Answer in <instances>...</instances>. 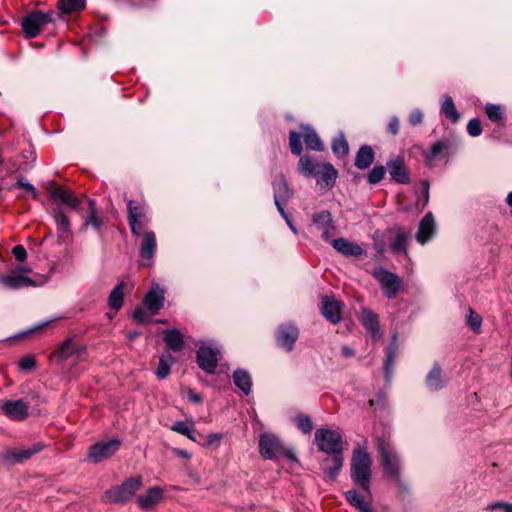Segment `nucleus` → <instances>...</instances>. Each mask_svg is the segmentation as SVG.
<instances>
[{"mask_svg": "<svg viewBox=\"0 0 512 512\" xmlns=\"http://www.w3.org/2000/svg\"><path fill=\"white\" fill-rule=\"evenodd\" d=\"M372 460L365 449H354V484L362 490H354V508L360 512H374L371 505L370 478Z\"/></svg>", "mask_w": 512, "mask_h": 512, "instance_id": "f257e3e1", "label": "nucleus"}, {"mask_svg": "<svg viewBox=\"0 0 512 512\" xmlns=\"http://www.w3.org/2000/svg\"><path fill=\"white\" fill-rule=\"evenodd\" d=\"M377 448L380 455V466L384 476L397 486L403 485L401 471L402 464L400 456L395 450L389 438H379Z\"/></svg>", "mask_w": 512, "mask_h": 512, "instance_id": "f03ea898", "label": "nucleus"}, {"mask_svg": "<svg viewBox=\"0 0 512 512\" xmlns=\"http://www.w3.org/2000/svg\"><path fill=\"white\" fill-rule=\"evenodd\" d=\"M301 132L290 131L289 133V146L292 154L296 156H300L302 153V143L301 139L303 138L304 143L307 149L322 151L324 149L323 144L318 137L317 133L308 126H301Z\"/></svg>", "mask_w": 512, "mask_h": 512, "instance_id": "7ed1b4c3", "label": "nucleus"}, {"mask_svg": "<svg viewBox=\"0 0 512 512\" xmlns=\"http://www.w3.org/2000/svg\"><path fill=\"white\" fill-rule=\"evenodd\" d=\"M141 485L142 479L140 476L131 477L122 485L107 490L104 493V501L109 503H124L135 495Z\"/></svg>", "mask_w": 512, "mask_h": 512, "instance_id": "20e7f679", "label": "nucleus"}, {"mask_svg": "<svg viewBox=\"0 0 512 512\" xmlns=\"http://www.w3.org/2000/svg\"><path fill=\"white\" fill-rule=\"evenodd\" d=\"M56 13L50 10L46 13L33 11L22 19V29L26 38H35L48 24L55 21Z\"/></svg>", "mask_w": 512, "mask_h": 512, "instance_id": "39448f33", "label": "nucleus"}, {"mask_svg": "<svg viewBox=\"0 0 512 512\" xmlns=\"http://www.w3.org/2000/svg\"><path fill=\"white\" fill-rule=\"evenodd\" d=\"M373 276L387 298L394 299L397 296L402 287V280L398 275L379 267L374 269Z\"/></svg>", "mask_w": 512, "mask_h": 512, "instance_id": "423d86ee", "label": "nucleus"}, {"mask_svg": "<svg viewBox=\"0 0 512 512\" xmlns=\"http://www.w3.org/2000/svg\"><path fill=\"white\" fill-rule=\"evenodd\" d=\"M315 442L319 450L328 454L340 453L342 440L338 432L329 429H318L315 432Z\"/></svg>", "mask_w": 512, "mask_h": 512, "instance_id": "0eeeda50", "label": "nucleus"}, {"mask_svg": "<svg viewBox=\"0 0 512 512\" xmlns=\"http://www.w3.org/2000/svg\"><path fill=\"white\" fill-rule=\"evenodd\" d=\"M128 208V224L132 235L140 236L148 223L145 208L142 204L129 200Z\"/></svg>", "mask_w": 512, "mask_h": 512, "instance_id": "6e6552de", "label": "nucleus"}, {"mask_svg": "<svg viewBox=\"0 0 512 512\" xmlns=\"http://www.w3.org/2000/svg\"><path fill=\"white\" fill-rule=\"evenodd\" d=\"M120 446L121 442L118 439L97 442L89 449L88 459L90 462L97 464L114 455Z\"/></svg>", "mask_w": 512, "mask_h": 512, "instance_id": "1a4fd4ad", "label": "nucleus"}, {"mask_svg": "<svg viewBox=\"0 0 512 512\" xmlns=\"http://www.w3.org/2000/svg\"><path fill=\"white\" fill-rule=\"evenodd\" d=\"M259 451L264 459H274L284 454V447L273 434H262L259 437Z\"/></svg>", "mask_w": 512, "mask_h": 512, "instance_id": "9d476101", "label": "nucleus"}, {"mask_svg": "<svg viewBox=\"0 0 512 512\" xmlns=\"http://www.w3.org/2000/svg\"><path fill=\"white\" fill-rule=\"evenodd\" d=\"M312 221L314 228L320 232L324 241L330 242V240L336 235V227L333 224L330 212L321 211L316 213L313 215Z\"/></svg>", "mask_w": 512, "mask_h": 512, "instance_id": "9b49d317", "label": "nucleus"}, {"mask_svg": "<svg viewBox=\"0 0 512 512\" xmlns=\"http://www.w3.org/2000/svg\"><path fill=\"white\" fill-rule=\"evenodd\" d=\"M46 189L53 200L60 201L72 209H80L81 200L70 190L64 189L63 187L56 185L54 182H49Z\"/></svg>", "mask_w": 512, "mask_h": 512, "instance_id": "f8f14e48", "label": "nucleus"}, {"mask_svg": "<svg viewBox=\"0 0 512 512\" xmlns=\"http://www.w3.org/2000/svg\"><path fill=\"white\" fill-rule=\"evenodd\" d=\"M46 189L53 200L60 201L72 209H80L81 200L70 190L64 189L63 187L56 185L54 182H49Z\"/></svg>", "mask_w": 512, "mask_h": 512, "instance_id": "ddd939ff", "label": "nucleus"}, {"mask_svg": "<svg viewBox=\"0 0 512 512\" xmlns=\"http://www.w3.org/2000/svg\"><path fill=\"white\" fill-rule=\"evenodd\" d=\"M46 189L53 200L60 201L72 209H80L81 200L70 190L64 189L63 187L56 185L54 182H49Z\"/></svg>", "mask_w": 512, "mask_h": 512, "instance_id": "4468645a", "label": "nucleus"}, {"mask_svg": "<svg viewBox=\"0 0 512 512\" xmlns=\"http://www.w3.org/2000/svg\"><path fill=\"white\" fill-rule=\"evenodd\" d=\"M46 189L53 200L60 201L72 209H80L81 200L70 190L64 189L63 187L56 185L54 182H49Z\"/></svg>", "mask_w": 512, "mask_h": 512, "instance_id": "2eb2a0df", "label": "nucleus"}, {"mask_svg": "<svg viewBox=\"0 0 512 512\" xmlns=\"http://www.w3.org/2000/svg\"><path fill=\"white\" fill-rule=\"evenodd\" d=\"M86 353V348L75 343L72 339H66L52 354L58 362L66 361L72 357L80 360Z\"/></svg>", "mask_w": 512, "mask_h": 512, "instance_id": "dca6fc26", "label": "nucleus"}, {"mask_svg": "<svg viewBox=\"0 0 512 512\" xmlns=\"http://www.w3.org/2000/svg\"><path fill=\"white\" fill-rule=\"evenodd\" d=\"M218 354L217 348L210 346H201L197 351V363L199 367L208 374H213L218 365Z\"/></svg>", "mask_w": 512, "mask_h": 512, "instance_id": "f3484780", "label": "nucleus"}, {"mask_svg": "<svg viewBox=\"0 0 512 512\" xmlns=\"http://www.w3.org/2000/svg\"><path fill=\"white\" fill-rule=\"evenodd\" d=\"M343 303L334 296H324L321 301V313L332 324L342 319Z\"/></svg>", "mask_w": 512, "mask_h": 512, "instance_id": "a211bd4d", "label": "nucleus"}, {"mask_svg": "<svg viewBox=\"0 0 512 512\" xmlns=\"http://www.w3.org/2000/svg\"><path fill=\"white\" fill-rule=\"evenodd\" d=\"M299 336L298 328L292 323L281 324L276 333L277 344L290 352Z\"/></svg>", "mask_w": 512, "mask_h": 512, "instance_id": "6ab92c4d", "label": "nucleus"}, {"mask_svg": "<svg viewBox=\"0 0 512 512\" xmlns=\"http://www.w3.org/2000/svg\"><path fill=\"white\" fill-rule=\"evenodd\" d=\"M44 448L42 443H35L26 449H8L3 455V459L9 464L23 463L35 454L41 452Z\"/></svg>", "mask_w": 512, "mask_h": 512, "instance_id": "aec40b11", "label": "nucleus"}, {"mask_svg": "<svg viewBox=\"0 0 512 512\" xmlns=\"http://www.w3.org/2000/svg\"><path fill=\"white\" fill-rule=\"evenodd\" d=\"M274 202L281 215H284L283 205L291 198L292 191L283 175H279L273 181Z\"/></svg>", "mask_w": 512, "mask_h": 512, "instance_id": "412c9836", "label": "nucleus"}, {"mask_svg": "<svg viewBox=\"0 0 512 512\" xmlns=\"http://www.w3.org/2000/svg\"><path fill=\"white\" fill-rule=\"evenodd\" d=\"M359 321L373 340L381 339L382 332L379 328V317L374 311L363 308L359 315Z\"/></svg>", "mask_w": 512, "mask_h": 512, "instance_id": "4be33fe9", "label": "nucleus"}, {"mask_svg": "<svg viewBox=\"0 0 512 512\" xmlns=\"http://www.w3.org/2000/svg\"><path fill=\"white\" fill-rule=\"evenodd\" d=\"M1 409L6 416L13 420H23L28 415V405L21 399L4 401Z\"/></svg>", "mask_w": 512, "mask_h": 512, "instance_id": "5701e85b", "label": "nucleus"}, {"mask_svg": "<svg viewBox=\"0 0 512 512\" xmlns=\"http://www.w3.org/2000/svg\"><path fill=\"white\" fill-rule=\"evenodd\" d=\"M393 233L394 236L389 242L390 251L394 254L403 252L407 256V243L411 238V231L405 227H397Z\"/></svg>", "mask_w": 512, "mask_h": 512, "instance_id": "b1692460", "label": "nucleus"}, {"mask_svg": "<svg viewBox=\"0 0 512 512\" xmlns=\"http://www.w3.org/2000/svg\"><path fill=\"white\" fill-rule=\"evenodd\" d=\"M140 236L139 255L144 260L152 261L157 250L156 235L153 231H143Z\"/></svg>", "mask_w": 512, "mask_h": 512, "instance_id": "393cba45", "label": "nucleus"}, {"mask_svg": "<svg viewBox=\"0 0 512 512\" xmlns=\"http://www.w3.org/2000/svg\"><path fill=\"white\" fill-rule=\"evenodd\" d=\"M387 168L391 179L400 184H407L410 181L409 174L402 157L390 159L387 162Z\"/></svg>", "mask_w": 512, "mask_h": 512, "instance_id": "a878e982", "label": "nucleus"}, {"mask_svg": "<svg viewBox=\"0 0 512 512\" xmlns=\"http://www.w3.org/2000/svg\"><path fill=\"white\" fill-rule=\"evenodd\" d=\"M436 231L435 220L432 213H427L420 221L418 231L416 233V240L418 243L424 245L434 236Z\"/></svg>", "mask_w": 512, "mask_h": 512, "instance_id": "bb28decb", "label": "nucleus"}, {"mask_svg": "<svg viewBox=\"0 0 512 512\" xmlns=\"http://www.w3.org/2000/svg\"><path fill=\"white\" fill-rule=\"evenodd\" d=\"M0 284L9 289H20L23 287L33 286L35 282L23 275H0Z\"/></svg>", "mask_w": 512, "mask_h": 512, "instance_id": "cd10ccee", "label": "nucleus"}, {"mask_svg": "<svg viewBox=\"0 0 512 512\" xmlns=\"http://www.w3.org/2000/svg\"><path fill=\"white\" fill-rule=\"evenodd\" d=\"M164 304V291L162 289H151L144 297L145 307L152 313H157Z\"/></svg>", "mask_w": 512, "mask_h": 512, "instance_id": "c85d7f7f", "label": "nucleus"}, {"mask_svg": "<svg viewBox=\"0 0 512 512\" xmlns=\"http://www.w3.org/2000/svg\"><path fill=\"white\" fill-rule=\"evenodd\" d=\"M317 185L321 187H329L335 183L337 177V171L329 163H322L320 166L317 176Z\"/></svg>", "mask_w": 512, "mask_h": 512, "instance_id": "c756f323", "label": "nucleus"}, {"mask_svg": "<svg viewBox=\"0 0 512 512\" xmlns=\"http://www.w3.org/2000/svg\"><path fill=\"white\" fill-rule=\"evenodd\" d=\"M163 341L174 352L181 351L184 347V337L177 329L165 330L163 332Z\"/></svg>", "mask_w": 512, "mask_h": 512, "instance_id": "7c9ffc66", "label": "nucleus"}, {"mask_svg": "<svg viewBox=\"0 0 512 512\" xmlns=\"http://www.w3.org/2000/svg\"><path fill=\"white\" fill-rule=\"evenodd\" d=\"M163 497V491L158 487L150 488L145 494L139 496L137 502L142 509H150Z\"/></svg>", "mask_w": 512, "mask_h": 512, "instance_id": "2f4dec72", "label": "nucleus"}, {"mask_svg": "<svg viewBox=\"0 0 512 512\" xmlns=\"http://www.w3.org/2000/svg\"><path fill=\"white\" fill-rule=\"evenodd\" d=\"M426 385L432 391L439 390L445 386L442 369L438 363H434L432 369L427 374Z\"/></svg>", "mask_w": 512, "mask_h": 512, "instance_id": "473e14b6", "label": "nucleus"}, {"mask_svg": "<svg viewBox=\"0 0 512 512\" xmlns=\"http://www.w3.org/2000/svg\"><path fill=\"white\" fill-rule=\"evenodd\" d=\"M374 158H375V153H374L373 148L369 145H364L359 148V150L356 154L354 164L359 169H366V168L370 167V165L373 163Z\"/></svg>", "mask_w": 512, "mask_h": 512, "instance_id": "72a5a7b5", "label": "nucleus"}, {"mask_svg": "<svg viewBox=\"0 0 512 512\" xmlns=\"http://www.w3.org/2000/svg\"><path fill=\"white\" fill-rule=\"evenodd\" d=\"M448 143L445 141L435 142L431 148L424 152V157L429 164L439 158H443L448 153Z\"/></svg>", "mask_w": 512, "mask_h": 512, "instance_id": "f704fd0d", "label": "nucleus"}, {"mask_svg": "<svg viewBox=\"0 0 512 512\" xmlns=\"http://www.w3.org/2000/svg\"><path fill=\"white\" fill-rule=\"evenodd\" d=\"M234 384L245 394L248 395L251 391L252 380L248 371L244 369H237L233 373Z\"/></svg>", "mask_w": 512, "mask_h": 512, "instance_id": "c9c22d12", "label": "nucleus"}, {"mask_svg": "<svg viewBox=\"0 0 512 512\" xmlns=\"http://www.w3.org/2000/svg\"><path fill=\"white\" fill-rule=\"evenodd\" d=\"M322 163L313 161L309 156H301L299 159V171L305 177L317 176V172Z\"/></svg>", "mask_w": 512, "mask_h": 512, "instance_id": "e433bc0d", "label": "nucleus"}, {"mask_svg": "<svg viewBox=\"0 0 512 512\" xmlns=\"http://www.w3.org/2000/svg\"><path fill=\"white\" fill-rule=\"evenodd\" d=\"M126 287L127 284L122 281L111 291L108 297V305L111 309L118 311L122 307Z\"/></svg>", "mask_w": 512, "mask_h": 512, "instance_id": "4c0bfd02", "label": "nucleus"}, {"mask_svg": "<svg viewBox=\"0 0 512 512\" xmlns=\"http://www.w3.org/2000/svg\"><path fill=\"white\" fill-rule=\"evenodd\" d=\"M86 6V0H59L57 8L61 14H71L82 11Z\"/></svg>", "mask_w": 512, "mask_h": 512, "instance_id": "58836bf2", "label": "nucleus"}, {"mask_svg": "<svg viewBox=\"0 0 512 512\" xmlns=\"http://www.w3.org/2000/svg\"><path fill=\"white\" fill-rule=\"evenodd\" d=\"M398 351V343L396 334L393 335L392 341L386 349V360L384 364L385 373L387 378H390L392 375V368L394 364L395 357Z\"/></svg>", "mask_w": 512, "mask_h": 512, "instance_id": "ea45409f", "label": "nucleus"}, {"mask_svg": "<svg viewBox=\"0 0 512 512\" xmlns=\"http://www.w3.org/2000/svg\"><path fill=\"white\" fill-rule=\"evenodd\" d=\"M175 361L176 360L172 354H170V353L162 354L159 358V365L155 372L156 376L159 379L166 378L169 375L171 366L175 363Z\"/></svg>", "mask_w": 512, "mask_h": 512, "instance_id": "a19ab883", "label": "nucleus"}, {"mask_svg": "<svg viewBox=\"0 0 512 512\" xmlns=\"http://www.w3.org/2000/svg\"><path fill=\"white\" fill-rule=\"evenodd\" d=\"M88 212L84 218L85 226H92L94 229H99L102 226V219L98 216L96 210V202L88 199Z\"/></svg>", "mask_w": 512, "mask_h": 512, "instance_id": "79ce46f5", "label": "nucleus"}, {"mask_svg": "<svg viewBox=\"0 0 512 512\" xmlns=\"http://www.w3.org/2000/svg\"><path fill=\"white\" fill-rule=\"evenodd\" d=\"M441 112L453 123L458 122L460 115L450 96H445L441 105Z\"/></svg>", "mask_w": 512, "mask_h": 512, "instance_id": "37998d69", "label": "nucleus"}, {"mask_svg": "<svg viewBox=\"0 0 512 512\" xmlns=\"http://www.w3.org/2000/svg\"><path fill=\"white\" fill-rule=\"evenodd\" d=\"M332 151L338 157H342L348 154L349 145L342 133L333 139Z\"/></svg>", "mask_w": 512, "mask_h": 512, "instance_id": "c03bdc74", "label": "nucleus"}, {"mask_svg": "<svg viewBox=\"0 0 512 512\" xmlns=\"http://www.w3.org/2000/svg\"><path fill=\"white\" fill-rule=\"evenodd\" d=\"M60 237L70 232V221L61 209L55 211L54 215Z\"/></svg>", "mask_w": 512, "mask_h": 512, "instance_id": "a18cd8bd", "label": "nucleus"}, {"mask_svg": "<svg viewBox=\"0 0 512 512\" xmlns=\"http://www.w3.org/2000/svg\"><path fill=\"white\" fill-rule=\"evenodd\" d=\"M171 429L175 432H178L181 435L188 437L189 439L194 440V437L192 435L194 432V425L192 423L184 421L175 422L172 425Z\"/></svg>", "mask_w": 512, "mask_h": 512, "instance_id": "49530a36", "label": "nucleus"}, {"mask_svg": "<svg viewBox=\"0 0 512 512\" xmlns=\"http://www.w3.org/2000/svg\"><path fill=\"white\" fill-rule=\"evenodd\" d=\"M331 244L333 248L342 253L343 255L350 256L352 255V243L344 238L331 239Z\"/></svg>", "mask_w": 512, "mask_h": 512, "instance_id": "de8ad7c7", "label": "nucleus"}, {"mask_svg": "<svg viewBox=\"0 0 512 512\" xmlns=\"http://www.w3.org/2000/svg\"><path fill=\"white\" fill-rule=\"evenodd\" d=\"M485 112L491 121H501L503 119V108L500 105L487 104Z\"/></svg>", "mask_w": 512, "mask_h": 512, "instance_id": "09e8293b", "label": "nucleus"}, {"mask_svg": "<svg viewBox=\"0 0 512 512\" xmlns=\"http://www.w3.org/2000/svg\"><path fill=\"white\" fill-rule=\"evenodd\" d=\"M386 169L384 166H375L367 175L368 182L370 184L379 183L385 176Z\"/></svg>", "mask_w": 512, "mask_h": 512, "instance_id": "8fccbe9b", "label": "nucleus"}, {"mask_svg": "<svg viewBox=\"0 0 512 512\" xmlns=\"http://www.w3.org/2000/svg\"><path fill=\"white\" fill-rule=\"evenodd\" d=\"M467 325L474 331L479 333L482 325L481 316L476 313L474 310L470 309L469 315L467 317Z\"/></svg>", "mask_w": 512, "mask_h": 512, "instance_id": "3c124183", "label": "nucleus"}, {"mask_svg": "<svg viewBox=\"0 0 512 512\" xmlns=\"http://www.w3.org/2000/svg\"><path fill=\"white\" fill-rule=\"evenodd\" d=\"M296 424L297 427L303 432V433H310L313 429L312 422L310 418L306 415H300L296 418Z\"/></svg>", "mask_w": 512, "mask_h": 512, "instance_id": "603ef678", "label": "nucleus"}, {"mask_svg": "<svg viewBox=\"0 0 512 512\" xmlns=\"http://www.w3.org/2000/svg\"><path fill=\"white\" fill-rule=\"evenodd\" d=\"M13 187L22 188L25 192L30 193L34 199L38 196L35 187L31 183L24 181L23 178L18 179Z\"/></svg>", "mask_w": 512, "mask_h": 512, "instance_id": "864d4df0", "label": "nucleus"}, {"mask_svg": "<svg viewBox=\"0 0 512 512\" xmlns=\"http://www.w3.org/2000/svg\"><path fill=\"white\" fill-rule=\"evenodd\" d=\"M133 320L139 324H146L150 321L149 316L147 315L146 310L143 307H138L133 312Z\"/></svg>", "mask_w": 512, "mask_h": 512, "instance_id": "5fc2aeb1", "label": "nucleus"}, {"mask_svg": "<svg viewBox=\"0 0 512 512\" xmlns=\"http://www.w3.org/2000/svg\"><path fill=\"white\" fill-rule=\"evenodd\" d=\"M467 132L470 136H479L482 132L481 123L478 119H471L467 125Z\"/></svg>", "mask_w": 512, "mask_h": 512, "instance_id": "6e6d98bb", "label": "nucleus"}, {"mask_svg": "<svg viewBox=\"0 0 512 512\" xmlns=\"http://www.w3.org/2000/svg\"><path fill=\"white\" fill-rule=\"evenodd\" d=\"M36 362L33 356L27 355L19 361V368L21 370H31L34 368Z\"/></svg>", "mask_w": 512, "mask_h": 512, "instance_id": "4d7b16f0", "label": "nucleus"}, {"mask_svg": "<svg viewBox=\"0 0 512 512\" xmlns=\"http://www.w3.org/2000/svg\"><path fill=\"white\" fill-rule=\"evenodd\" d=\"M12 254L19 262H24L27 258V252L22 245H16L12 249Z\"/></svg>", "mask_w": 512, "mask_h": 512, "instance_id": "13d9d810", "label": "nucleus"}, {"mask_svg": "<svg viewBox=\"0 0 512 512\" xmlns=\"http://www.w3.org/2000/svg\"><path fill=\"white\" fill-rule=\"evenodd\" d=\"M423 120V114L419 110L413 111L409 116V122L411 125L415 126L422 122Z\"/></svg>", "mask_w": 512, "mask_h": 512, "instance_id": "bf43d9fd", "label": "nucleus"}, {"mask_svg": "<svg viewBox=\"0 0 512 512\" xmlns=\"http://www.w3.org/2000/svg\"><path fill=\"white\" fill-rule=\"evenodd\" d=\"M399 126H400V123H399L398 118L393 117L390 120L387 129H388L389 133H391L392 135H396L399 132Z\"/></svg>", "mask_w": 512, "mask_h": 512, "instance_id": "052dcab7", "label": "nucleus"}, {"mask_svg": "<svg viewBox=\"0 0 512 512\" xmlns=\"http://www.w3.org/2000/svg\"><path fill=\"white\" fill-rule=\"evenodd\" d=\"M332 461L334 463V468H335V473H336L337 470H339L340 467L342 466L343 459L339 453H336V454H334Z\"/></svg>", "mask_w": 512, "mask_h": 512, "instance_id": "680f3d73", "label": "nucleus"}, {"mask_svg": "<svg viewBox=\"0 0 512 512\" xmlns=\"http://www.w3.org/2000/svg\"><path fill=\"white\" fill-rule=\"evenodd\" d=\"M505 504H506V502H502V501L494 502L492 504H489L486 507V510L494 511V510L502 509V508H504Z\"/></svg>", "mask_w": 512, "mask_h": 512, "instance_id": "e2e57ef3", "label": "nucleus"}, {"mask_svg": "<svg viewBox=\"0 0 512 512\" xmlns=\"http://www.w3.org/2000/svg\"><path fill=\"white\" fill-rule=\"evenodd\" d=\"M188 397L189 400H191L194 403H199L201 401L200 395L195 393L193 390H189Z\"/></svg>", "mask_w": 512, "mask_h": 512, "instance_id": "0e129e2a", "label": "nucleus"}, {"mask_svg": "<svg viewBox=\"0 0 512 512\" xmlns=\"http://www.w3.org/2000/svg\"><path fill=\"white\" fill-rule=\"evenodd\" d=\"M281 216L285 219V221H286V223L288 224L289 228H290L294 233H297V229H296V227L293 225V223L291 222V220H290L289 216L287 215V213L284 211V215H281Z\"/></svg>", "mask_w": 512, "mask_h": 512, "instance_id": "69168bd1", "label": "nucleus"}, {"mask_svg": "<svg viewBox=\"0 0 512 512\" xmlns=\"http://www.w3.org/2000/svg\"><path fill=\"white\" fill-rule=\"evenodd\" d=\"M175 454H176L177 456H180V457H183V458H189V454H188V452H187V451H185V450L176 449V450H175Z\"/></svg>", "mask_w": 512, "mask_h": 512, "instance_id": "338daca9", "label": "nucleus"}, {"mask_svg": "<svg viewBox=\"0 0 512 512\" xmlns=\"http://www.w3.org/2000/svg\"><path fill=\"white\" fill-rule=\"evenodd\" d=\"M506 202L510 207H512V192L508 194Z\"/></svg>", "mask_w": 512, "mask_h": 512, "instance_id": "774afa93", "label": "nucleus"}]
</instances>
